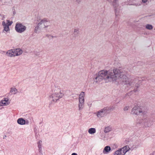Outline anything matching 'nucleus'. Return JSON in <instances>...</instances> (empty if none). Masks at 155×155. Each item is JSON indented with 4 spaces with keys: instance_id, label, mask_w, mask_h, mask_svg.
Instances as JSON below:
<instances>
[{
    "instance_id": "obj_26",
    "label": "nucleus",
    "mask_w": 155,
    "mask_h": 155,
    "mask_svg": "<svg viewBox=\"0 0 155 155\" xmlns=\"http://www.w3.org/2000/svg\"><path fill=\"white\" fill-rule=\"evenodd\" d=\"M149 0H142V2L143 3H146L148 2Z\"/></svg>"
},
{
    "instance_id": "obj_18",
    "label": "nucleus",
    "mask_w": 155,
    "mask_h": 155,
    "mask_svg": "<svg viewBox=\"0 0 155 155\" xmlns=\"http://www.w3.org/2000/svg\"><path fill=\"white\" fill-rule=\"evenodd\" d=\"M145 28L147 30H151L153 29V27L151 25L147 24L145 25Z\"/></svg>"
},
{
    "instance_id": "obj_16",
    "label": "nucleus",
    "mask_w": 155,
    "mask_h": 155,
    "mask_svg": "<svg viewBox=\"0 0 155 155\" xmlns=\"http://www.w3.org/2000/svg\"><path fill=\"white\" fill-rule=\"evenodd\" d=\"M96 132V130L95 128H91L88 130V133L90 134H93Z\"/></svg>"
},
{
    "instance_id": "obj_11",
    "label": "nucleus",
    "mask_w": 155,
    "mask_h": 155,
    "mask_svg": "<svg viewBox=\"0 0 155 155\" xmlns=\"http://www.w3.org/2000/svg\"><path fill=\"white\" fill-rule=\"evenodd\" d=\"M111 151V148L109 146H107L104 147L103 150V153L104 154L109 153Z\"/></svg>"
},
{
    "instance_id": "obj_31",
    "label": "nucleus",
    "mask_w": 155,
    "mask_h": 155,
    "mask_svg": "<svg viewBox=\"0 0 155 155\" xmlns=\"http://www.w3.org/2000/svg\"><path fill=\"white\" fill-rule=\"evenodd\" d=\"M134 5H135L136 6H139L140 5V4H135Z\"/></svg>"
},
{
    "instance_id": "obj_20",
    "label": "nucleus",
    "mask_w": 155,
    "mask_h": 155,
    "mask_svg": "<svg viewBox=\"0 0 155 155\" xmlns=\"http://www.w3.org/2000/svg\"><path fill=\"white\" fill-rule=\"evenodd\" d=\"M111 130V127H108L105 128L104 131L105 133H107L110 132Z\"/></svg>"
},
{
    "instance_id": "obj_33",
    "label": "nucleus",
    "mask_w": 155,
    "mask_h": 155,
    "mask_svg": "<svg viewBox=\"0 0 155 155\" xmlns=\"http://www.w3.org/2000/svg\"><path fill=\"white\" fill-rule=\"evenodd\" d=\"M1 109H2V108H0V110H1Z\"/></svg>"
},
{
    "instance_id": "obj_25",
    "label": "nucleus",
    "mask_w": 155,
    "mask_h": 155,
    "mask_svg": "<svg viewBox=\"0 0 155 155\" xmlns=\"http://www.w3.org/2000/svg\"><path fill=\"white\" fill-rule=\"evenodd\" d=\"M129 106H126L124 108V110L125 111L129 109Z\"/></svg>"
},
{
    "instance_id": "obj_30",
    "label": "nucleus",
    "mask_w": 155,
    "mask_h": 155,
    "mask_svg": "<svg viewBox=\"0 0 155 155\" xmlns=\"http://www.w3.org/2000/svg\"><path fill=\"white\" fill-rule=\"evenodd\" d=\"M81 0H76L77 2L78 3H79L81 2Z\"/></svg>"
},
{
    "instance_id": "obj_3",
    "label": "nucleus",
    "mask_w": 155,
    "mask_h": 155,
    "mask_svg": "<svg viewBox=\"0 0 155 155\" xmlns=\"http://www.w3.org/2000/svg\"><path fill=\"white\" fill-rule=\"evenodd\" d=\"M13 22L9 20H4L2 22V25L3 27L2 32L6 34L9 32L10 28L9 27L12 24Z\"/></svg>"
},
{
    "instance_id": "obj_19",
    "label": "nucleus",
    "mask_w": 155,
    "mask_h": 155,
    "mask_svg": "<svg viewBox=\"0 0 155 155\" xmlns=\"http://www.w3.org/2000/svg\"><path fill=\"white\" fill-rule=\"evenodd\" d=\"M79 33V29L78 28H75L74 29L73 34L74 36H77Z\"/></svg>"
},
{
    "instance_id": "obj_22",
    "label": "nucleus",
    "mask_w": 155,
    "mask_h": 155,
    "mask_svg": "<svg viewBox=\"0 0 155 155\" xmlns=\"http://www.w3.org/2000/svg\"><path fill=\"white\" fill-rule=\"evenodd\" d=\"M106 138L105 135L104 134H101V139L104 140Z\"/></svg>"
},
{
    "instance_id": "obj_24",
    "label": "nucleus",
    "mask_w": 155,
    "mask_h": 155,
    "mask_svg": "<svg viewBox=\"0 0 155 155\" xmlns=\"http://www.w3.org/2000/svg\"><path fill=\"white\" fill-rule=\"evenodd\" d=\"M11 50H12V54H13L14 57H15L16 56H15V49H11Z\"/></svg>"
},
{
    "instance_id": "obj_13",
    "label": "nucleus",
    "mask_w": 155,
    "mask_h": 155,
    "mask_svg": "<svg viewBox=\"0 0 155 155\" xmlns=\"http://www.w3.org/2000/svg\"><path fill=\"white\" fill-rule=\"evenodd\" d=\"M18 92L17 89L14 87H12L11 88L9 93L11 94H15Z\"/></svg>"
},
{
    "instance_id": "obj_28",
    "label": "nucleus",
    "mask_w": 155,
    "mask_h": 155,
    "mask_svg": "<svg viewBox=\"0 0 155 155\" xmlns=\"http://www.w3.org/2000/svg\"><path fill=\"white\" fill-rule=\"evenodd\" d=\"M149 155H155V151H154L152 153H150Z\"/></svg>"
},
{
    "instance_id": "obj_8",
    "label": "nucleus",
    "mask_w": 155,
    "mask_h": 155,
    "mask_svg": "<svg viewBox=\"0 0 155 155\" xmlns=\"http://www.w3.org/2000/svg\"><path fill=\"white\" fill-rule=\"evenodd\" d=\"M137 148V146H136L135 145H133L132 147L130 148L128 146H125L124 147L121 148V149L122 151H123V152L124 153V155L128 151H129L130 150H133L135 148Z\"/></svg>"
},
{
    "instance_id": "obj_12",
    "label": "nucleus",
    "mask_w": 155,
    "mask_h": 155,
    "mask_svg": "<svg viewBox=\"0 0 155 155\" xmlns=\"http://www.w3.org/2000/svg\"><path fill=\"white\" fill-rule=\"evenodd\" d=\"M16 56H17L21 55L22 53V50L20 48L15 49Z\"/></svg>"
},
{
    "instance_id": "obj_23",
    "label": "nucleus",
    "mask_w": 155,
    "mask_h": 155,
    "mask_svg": "<svg viewBox=\"0 0 155 155\" xmlns=\"http://www.w3.org/2000/svg\"><path fill=\"white\" fill-rule=\"evenodd\" d=\"M0 17L2 20H4L5 18V15L3 14H0Z\"/></svg>"
},
{
    "instance_id": "obj_1",
    "label": "nucleus",
    "mask_w": 155,
    "mask_h": 155,
    "mask_svg": "<svg viewBox=\"0 0 155 155\" xmlns=\"http://www.w3.org/2000/svg\"><path fill=\"white\" fill-rule=\"evenodd\" d=\"M126 73L119 69L114 68L109 71L102 70L97 74V76L94 79L93 84L99 83L103 79L107 82H114L120 81L125 82V84L131 85L133 82L128 79Z\"/></svg>"
},
{
    "instance_id": "obj_5",
    "label": "nucleus",
    "mask_w": 155,
    "mask_h": 155,
    "mask_svg": "<svg viewBox=\"0 0 155 155\" xmlns=\"http://www.w3.org/2000/svg\"><path fill=\"white\" fill-rule=\"evenodd\" d=\"M110 108L109 107H105L97 111L95 113L97 117L99 118H101L109 112Z\"/></svg>"
},
{
    "instance_id": "obj_14",
    "label": "nucleus",
    "mask_w": 155,
    "mask_h": 155,
    "mask_svg": "<svg viewBox=\"0 0 155 155\" xmlns=\"http://www.w3.org/2000/svg\"><path fill=\"white\" fill-rule=\"evenodd\" d=\"M17 122L18 124L21 125H23L25 124V121L22 118H19L17 120Z\"/></svg>"
},
{
    "instance_id": "obj_6",
    "label": "nucleus",
    "mask_w": 155,
    "mask_h": 155,
    "mask_svg": "<svg viewBox=\"0 0 155 155\" xmlns=\"http://www.w3.org/2000/svg\"><path fill=\"white\" fill-rule=\"evenodd\" d=\"M85 96V93L83 91L81 92L79 96L78 109L81 111L84 107V97Z\"/></svg>"
},
{
    "instance_id": "obj_7",
    "label": "nucleus",
    "mask_w": 155,
    "mask_h": 155,
    "mask_svg": "<svg viewBox=\"0 0 155 155\" xmlns=\"http://www.w3.org/2000/svg\"><path fill=\"white\" fill-rule=\"evenodd\" d=\"M26 27L21 23H17L15 26V30L18 33H21L25 31Z\"/></svg>"
},
{
    "instance_id": "obj_10",
    "label": "nucleus",
    "mask_w": 155,
    "mask_h": 155,
    "mask_svg": "<svg viewBox=\"0 0 155 155\" xmlns=\"http://www.w3.org/2000/svg\"><path fill=\"white\" fill-rule=\"evenodd\" d=\"M42 20V21L43 22L44 25H45V28H48L50 26V21L47 18H44Z\"/></svg>"
},
{
    "instance_id": "obj_4",
    "label": "nucleus",
    "mask_w": 155,
    "mask_h": 155,
    "mask_svg": "<svg viewBox=\"0 0 155 155\" xmlns=\"http://www.w3.org/2000/svg\"><path fill=\"white\" fill-rule=\"evenodd\" d=\"M131 114L135 115H144L146 114L147 113V111L144 110V109L143 107L139 106H135L131 110Z\"/></svg>"
},
{
    "instance_id": "obj_29",
    "label": "nucleus",
    "mask_w": 155,
    "mask_h": 155,
    "mask_svg": "<svg viewBox=\"0 0 155 155\" xmlns=\"http://www.w3.org/2000/svg\"><path fill=\"white\" fill-rule=\"evenodd\" d=\"M71 155H78L76 153H73Z\"/></svg>"
},
{
    "instance_id": "obj_32",
    "label": "nucleus",
    "mask_w": 155,
    "mask_h": 155,
    "mask_svg": "<svg viewBox=\"0 0 155 155\" xmlns=\"http://www.w3.org/2000/svg\"><path fill=\"white\" fill-rule=\"evenodd\" d=\"M6 137V135H5V136L3 137V139H5V137Z\"/></svg>"
},
{
    "instance_id": "obj_2",
    "label": "nucleus",
    "mask_w": 155,
    "mask_h": 155,
    "mask_svg": "<svg viewBox=\"0 0 155 155\" xmlns=\"http://www.w3.org/2000/svg\"><path fill=\"white\" fill-rule=\"evenodd\" d=\"M64 96L63 91L61 90L60 87L54 84L52 88V93L49 96V99L52 103H55Z\"/></svg>"
},
{
    "instance_id": "obj_27",
    "label": "nucleus",
    "mask_w": 155,
    "mask_h": 155,
    "mask_svg": "<svg viewBox=\"0 0 155 155\" xmlns=\"http://www.w3.org/2000/svg\"><path fill=\"white\" fill-rule=\"evenodd\" d=\"M42 141L41 140H39L38 143V145H42Z\"/></svg>"
},
{
    "instance_id": "obj_17",
    "label": "nucleus",
    "mask_w": 155,
    "mask_h": 155,
    "mask_svg": "<svg viewBox=\"0 0 155 155\" xmlns=\"http://www.w3.org/2000/svg\"><path fill=\"white\" fill-rule=\"evenodd\" d=\"M6 54L7 56L9 57H14L11 49L8 51L6 53Z\"/></svg>"
},
{
    "instance_id": "obj_15",
    "label": "nucleus",
    "mask_w": 155,
    "mask_h": 155,
    "mask_svg": "<svg viewBox=\"0 0 155 155\" xmlns=\"http://www.w3.org/2000/svg\"><path fill=\"white\" fill-rule=\"evenodd\" d=\"M114 155H124V153L122 151L121 148L118 149L116 151L114 154Z\"/></svg>"
},
{
    "instance_id": "obj_9",
    "label": "nucleus",
    "mask_w": 155,
    "mask_h": 155,
    "mask_svg": "<svg viewBox=\"0 0 155 155\" xmlns=\"http://www.w3.org/2000/svg\"><path fill=\"white\" fill-rule=\"evenodd\" d=\"M45 25L42 21L41 20L39 22L37 26L35 27V33H38V30H41L43 28H45Z\"/></svg>"
},
{
    "instance_id": "obj_21",
    "label": "nucleus",
    "mask_w": 155,
    "mask_h": 155,
    "mask_svg": "<svg viewBox=\"0 0 155 155\" xmlns=\"http://www.w3.org/2000/svg\"><path fill=\"white\" fill-rule=\"evenodd\" d=\"M38 151L39 152L41 153H42V145H38Z\"/></svg>"
}]
</instances>
